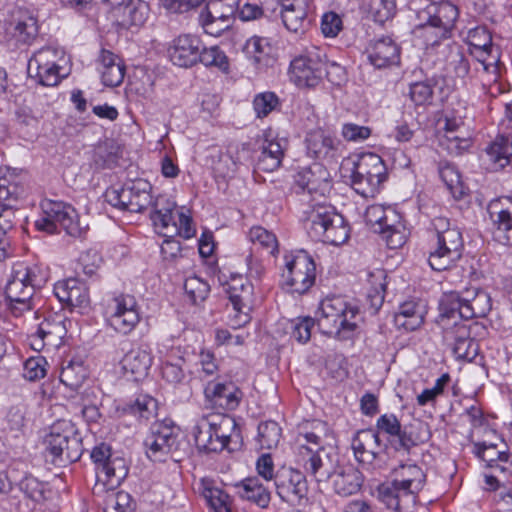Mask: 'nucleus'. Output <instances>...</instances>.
Listing matches in <instances>:
<instances>
[{
  "label": "nucleus",
  "mask_w": 512,
  "mask_h": 512,
  "mask_svg": "<svg viewBox=\"0 0 512 512\" xmlns=\"http://www.w3.org/2000/svg\"><path fill=\"white\" fill-rule=\"evenodd\" d=\"M100 473L105 476L111 486H118L126 478L128 474V466L122 457H112L110 461L103 464V469Z\"/></svg>",
  "instance_id": "8fccbe9b"
},
{
  "label": "nucleus",
  "mask_w": 512,
  "mask_h": 512,
  "mask_svg": "<svg viewBox=\"0 0 512 512\" xmlns=\"http://www.w3.org/2000/svg\"><path fill=\"white\" fill-rule=\"evenodd\" d=\"M204 394L212 407L223 410L236 409L243 396L241 390L232 382H209L204 389Z\"/></svg>",
  "instance_id": "5701e85b"
},
{
  "label": "nucleus",
  "mask_w": 512,
  "mask_h": 512,
  "mask_svg": "<svg viewBox=\"0 0 512 512\" xmlns=\"http://www.w3.org/2000/svg\"><path fill=\"white\" fill-rule=\"evenodd\" d=\"M121 150L114 141H105L95 150L94 161L98 167L111 169L118 164Z\"/></svg>",
  "instance_id": "de8ad7c7"
},
{
  "label": "nucleus",
  "mask_w": 512,
  "mask_h": 512,
  "mask_svg": "<svg viewBox=\"0 0 512 512\" xmlns=\"http://www.w3.org/2000/svg\"><path fill=\"white\" fill-rule=\"evenodd\" d=\"M331 478L335 493L343 497L357 493L363 483L361 472L352 465L339 466Z\"/></svg>",
  "instance_id": "cd10ccee"
},
{
  "label": "nucleus",
  "mask_w": 512,
  "mask_h": 512,
  "mask_svg": "<svg viewBox=\"0 0 512 512\" xmlns=\"http://www.w3.org/2000/svg\"><path fill=\"white\" fill-rule=\"evenodd\" d=\"M409 96L416 105L427 104L433 97V86L428 80L412 83Z\"/></svg>",
  "instance_id": "69168bd1"
},
{
  "label": "nucleus",
  "mask_w": 512,
  "mask_h": 512,
  "mask_svg": "<svg viewBox=\"0 0 512 512\" xmlns=\"http://www.w3.org/2000/svg\"><path fill=\"white\" fill-rule=\"evenodd\" d=\"M379 433L387 436L389 446L396 452L409 454L412 448L426 441V425L418 422L402 427L394 414H383L376 422Z\"/></svg>",
  "instance_id": "1a4fd4ad"
},
{
  "label": "nucleus",
  "mask_w": 512,
  "mask_h": 512,
  "mask_svg": "<svg viewBox=\"0 0 512 512\" xmlns=\"http://www.w3.org/2000/svg\"><path fill=\"white\" fill-rule=\"evenodd\" d=\"M48 280L47 270L38 264H17L13 268L12 278L5 287L6 303L15 317L25 312L35 310V319L39 320V305L41 300L35 296Z\"/></svg>",
  "instance_id": "f257e3e1"
},
{
  "label": "nucleus",
  "mask_w": 512,
  "mask_h": 512,
  "mask_svg": "<svg viewBox=\"0 0 512 512\" xmlns=\"http://www.w3.org/2000/svg\"><path fill=\"white\" fill-rule=\"evenodd\" d=\"M307 154L318 160H328L334 157L337 142L321 129L310 131L305 139Z\"/></svg>",
  "instance_id": "c85d7f7f"
},
{
  "label": "nucleus",
  "mask_w": 512,
  "mask_h": 512,
  "mask_svg": "<svg viewBox=\"0 0 512 512\" xmlns=\"http://www.w3.org/2000/svg\"><path fill=\"white\" fill-rule=\"evenodd\" d=\"M216 420H222L220 413L202 415L193 427L192 434L197 448L204 451L212 442H209V434L212 427H215Z\"/></svg>",
  "instance_id": "37998d69"
},
{
  "label": "nucleus",
  "mask_w": 512,
  "mask_h": 512,
  "mask_svg": "<svg viewBox=\"0 0 512 512\" xmlns=\"http://www.w3.org/2000/svg\"><path fill=\"white\" fill-rule=\"evenodd\" d=\"M64 51L56 47H43L36 51L28 61L27 71L29 76H33L34 70L41 69L43 66H54L64 59Z\"/></svg>",
  "instance_id": "79ce46f5"
},
{
  "label": "nucleus",
  "mask_w": 512,
  "mask_h": 512,
  "mask_svg": "<svg viewBox=\"0 0 512 512\" xmlns=\"http://www.w3.org/2000/svg\"><path fill=\"white\" fill-rule=\"evenodd\" d=\"M386 179V166L377 154H363L353 163L351 185L363 197H374Z\"/></svg>",
  "instance_id": "9d476101"
},
{
  "label": "nucleus",
  "mask_w": 512,
  "mask_h": 512,
  "mask_svg": "<svg viewBox=\"0 0 512 512\" xmlns=\"http://www.w3.org/2000/svg\"><path fill=\"white\" fill-rule=\"evenodd\" d=\"M306 229L312 239L334 246L345 243L350 235L347 221L331 206L314 207L306 220Z\"/></svg>",
  "instance_id": "0eeeda50"
},
{
  "label": "nucleus",
  "mask_w": 512,
  "mask_h": 512,
  "mask_svg": "<svg viewBox=\"0 0 512 512\" xmlns=\"http://www.w3.org/2000/svg\"><path fill=\"white\" fill-rule=\"evenodd\" d=\"M362 7L380 25L393 19L397 11L396 0H363Z\"/></svg>",
  "instance_id": "ea45409f"
},
{
  "label": "nucleus",
  "mask_w": 512,
  "mask_h": 512,
  "mask_svg": "<svg viewBox=\"0 0 512 512\" xmlns=\"http://www.w3.org/2000/svg\"><path fill=\"white\" fill-rule=\"evenodd\" d=\"M238 494L242 499L255 503L261 508H267L271 493L257 477L246 478L237 485Z\"/></svg>",
  "instance_id": "2f4dec72"
},
{
  "label": "nucleus",
  "mask_w": 512,
  "mask_h": 512,
  "mask_svg": "<svg viewBox=\"0 0 512 512\" xmlns=\"http://www.w3.org/2000/svg\"><path fill=\"white\" fill-rule=\"evenodd\" d=\"M309 458L304 464L306 472L311 474L317 482H325L332 476L331 469L323 462L318 451H313V448L305 447L302 445Z\"/></svg>",
  "instance_id": "09e8293b"
},
{
  "label": "nucleus",
  "mask_w": 512,
  "mask_h": 512,
  "mask_svg": "<svg viewBox=\"0 0 512 512\" xmlns=\"http://www.w3.org/2000/svg\"><path fill=\"white\" fill-rule=\"evenodd\" d=\"M64 321L58 316L44 317L36 324V330L29 336L30 346L41 351L45 346L58 347L66 335Z\"/></svg>",
  "instance_id": "a211bd4d"
},
{
  "label": "nucleus",
  "mask_w": 512,
  "mask_h": 512,
  "mask_svg": "<svg viewBox=\"0 0 512 512\" xmlns=\"http://www.w3.org/2000/svg\"><path fill=\"white\" fill-rule=\"evenodd\" d=\"M113 312L108 318L109 325L118 333H130L139 322V314L135 309V299L130 295L119 296L114 300Z\"/></svg>",
  "instance_id": "412c9836"
},
{
  "label": "nucleus",
  "mask_w": 512,
  "mask_h": 512,
  "mask_svg": "<svg viewBox=\"0 0 512 512\" xmlns=\"http://www.w3.org/2000/svg\"><path fill=\"white\" fill-rule=\"evenodd\" d=\"M167 232L170 234L180 235L185 239H190L195 235L196 230L192 226L191 217L183 212H180L177 213L176 219L173 220L171 227L167 229Z\"/></svg>",
  "instance_id": "338daca9"
},
{
  "label": "nucleus",
  "mask_w": 512,
  "mask_h": 512,
  "mask_svg": "<svg viewBox=\"0 0 512 512\" xmlns=\"http://www.w3.org/2000/svg\"><path fill=\"white\" fill-rule=\"evenodd\" d=\"M41 209L42 214L35 221L37 230L54 234L59 232L60 227L70 236L81 235V227L76 219L77 213L72 206L62 201L46 199L41 202Z\"/></svg>",
  "instance_id": "ddd939ff"
},
{
  "label": "nucleus",
  "mask_w": 512,
  "mask_h": 512,
  "mask_svg": "<svg viewBox=\"0 0 512 512\" xmlns=\"http://www.w3.org/2000/svg\"><path fill=\"white\" fill-rule=\"evenodd\" d=\"M325 52L316 46L304 49L290 63L289 78L299 88L318 86L325 71Z\"/></svg>",
  "instance_id": "9b49d317"
},
{
  "label": "nucleus",
  "mask_w": 512,
  "mask_h": 512,
  "mask_svg": "<svg viewBox=\"0 0 512 512\" xmlns=\"http://www.w3.org/2000/svg\"><path fill=\"white\" fill-rule=\"evenodd\" d=\"M198 490L211 510L214 512H230L229 495L217 487L214 480L201 479Z\"/></svg>",
  "instance_id": "f704fd0d"
},
{
  "label": "nucleus",
  "mask_w": 512,
  "mask_h": 512,
  "mask_svg": "<svg viewBox=\"0 0 512 512\" xmlns=\"http://www.w3.org/2000/svg\"><path fill=\"white\" fill-rule=\"evenodd\" d=\"M371 277L372 279L377 280V287L374 288V291L368 292L367 299L372 313L375 314L379 311L384 302V293L386 290V274L383 270H377L371 275Z\"/></svg>",
  "instance_id": "6e6d98bb"
},
{
  "label": "nucleus",
  "mask_w": 512,
  "mask_h": 512,
  "mask_svg": "<svg viewBox=\"0 0 512 512\" xmlns=\"http://www.w3.org/2000/svg\"><path fill=\"white\" fill-rule=\"evenodd\" d=\"M232 424V419L223 415L222 420H216V425L212 427L209 434V442H212V444L205 449L206 453L220 452L228 447L230 437L226 432Z\"/></svg>",
  "instance_id": "49530a36"
},
{
  "label": "nucleus",
  "mask_w": 512,
  "mask_h": 512,
  "mask_svg": "<svg viewBox=\"0 0 512 512\" xmlns=\"http://www.w3.org/2000/svg\"><path fill=\"white\" fill-rule=\"evenodd\" d=\"M458 16L457 6L449 1L430 3L418 13L416 32L426 45H437L451 37Z\"/></svg>",
  "instance_id": "20e7f679"
},
{
  "label": "nucleus",
  "mask_w": 512,
  "mask_h": 512,
  "mask_svg": "<svg viewBox=\"0 0 512 512\" xmlns=\"http://www.w3.org/2000/svg\"><path fill=\"white\" fill-rule=\"evenodd\" d=\"M238 6L239 0H209L206 8L209 17L224 18L233 22Z\"/></svg>",
  "instance_id": "603ef678"
},
{
  "label": "nucleus",
  "mask_w": 512,
  "mask_h": 512,
  "mask_svg": "<svg viewBox=\"0 0 512 512\" xmlns=\"http://www.w3.org/2000/svg\"><path fill=\"white\" fill-rule=\"evenodd\" d=\"M199 21L204 31L212 36H220L224 31L229 29L232 21L224 18H214L208 16V9L206 8L199 16Z\"/></svg>",
  "instance_id": "680f3d73"
},
{
  "label": "nucleus",
  "mask_w": 512,
  "mask_h": 512,
  "mask_svg": "<svg viewBox=\"0 0 512 512\" xmlns=\"http://www.w3.org/2000/svg\"><path fill=\"white\" fill-rule=\"evenodd\" d=\"M425 483L426 474L421 467L413 463L400 464L392 470V480L378 487V497L391 510L409 512Z\"/></svg>",
  "instance_id": "f03ea898"
},
{
  "label": "nucleus",
  "mask_w": 512,
  "mask_h": 512,
  "mask_svg": "<svg viewBox=\"0 0 512 512\" xmlns=\"http://www.w3.org/2000/svg\"><path fill=\"white\" fill-rule=\"evenodd\" d=\"M88 377V369L81 359H71L64 362L60 373V381L72 390L82 386Z\"/></svg>",
  "instance_id": "58836bf2"
},
{
  "label": "nucleus",
  "mask_w": 512,
  "mask_h": 512,
  "mask_svg": "<svg viewBox=\"0 0 512 512\" xmlns=\"http://www.w3.org/2000/svg\"><path fill=\"white\" fill-rule=\"evenodd\" d=\"M202 41L196 35L183 34L173 40L168 49L170 60L179 67H191L198 63Z\"/></svg>",
  "instance_id": "6ab92c4d"
},
{
  "label": "nucleus",
  "mask_w": 512,
  "mask_h": 512,
  "mask_svg": "<svg viewBox=\"0 0 512 512\" xmlns=\"http://www.w3.org/2000/svg\"><path fill=\"white\" fill-rule=\"evenodd\" d=\"M395 323L408 331L419 328L424 321V307L414 300L402 303L395 314Z\"/></svg>",
  "instance_id": "72a5a7b5"
},
{
  "label": "nucleus",
  "mask_w": 512,
  "mask_h": 512,
  "mask_svg": "<svg viewBox=\"0 0 512 512\" xmlns=\"http://www.w3.org/2000/svg\"><path fill=\"white\" fill-rule=\"evenodd\" d=\"M274 485L280 499L292 505L300 504L308 493L305 475L292 467H282L277 470Z\"/></svg>",
  "instance_id": "dca6fc26"
},
{
  "label": "nucleus",
  "mask_w": 512,
  "mask_h": 512,
  "mask_svg": "<svg viewBox=\"0 0 512 512\" xmlns=\"http://www.w3.org/2000/svg\"><path fill=\"white\" fill-rule=\"evenodd\" d=\"M153 212L151 219L157 228L167 230L171 227V223L177 217L176 203L166 196H158L152 200Z\"/></svg>",
  "instance_id": "e433bc0d"
},
{
  "label": "nucleus",
  "mask_w": 512,
  "mask_h": 512,
  "mask_svg": "<svg viewBox=\"0 0 512 512\" xmlns=\"http://www.w3.org/2000/svg\"><path fill=\"white\" fill-rule=\"evenodd\" d=\"M149 14V5L143 0H129L127 3L118 7L115 21L122 27L141 26L147 20Z\"/></svg>",
  "instance_id": "7c9ffc66"
},
{
  "label": "nucleus",
  "mask_w": 512,
  "mask_h": 512,
  "mask_svg": "<svg viewBox=\"0 0 512 512\" xmlns=\"http://www.w3.org/2000/svg\"><path fill=\"white\" fill-rule=\"evenodd\" d=\"M360 319L356 306L341 297H326L316 311V323L322 334L338 340L352 338Z\"/></svg>",
  "instance_id": "7ed1b4c3"
},
{
  "label": "nucleus",
  "mask_w": 512,
  "mask_h": 512,
  "mask_svg": "<svg viewBox=\"0 0 512 512\" xmlns=\"http://www.w3.org/2000/svg\"><path fill=\"white\" fill-rule=\"evenodd\" d=\"M54 294L58 300L70 307L85 308L89 305V293L85 283L69 278L54 285Z\"/></svg>",
  "instance_id": "bb28decb"
},
{
  "label": "nucleus",
  "mask_w": 512,
  "mask_h": 512,
  "mask_svg": "<svg viewBox=\"0 0 512 512\" xmlns=\"http://www.w3.org/2000/svg\"><path fill=\"white\" fill-rule=\"evenodd\" d=\"M158 404L156 399L148 395H140L135 402L129 406V412L140 419L149 420L156 415Z\"/></svg>",
  "instance_id": "5fc2aeb1"
},
{
  "label": "nucleus",
  "mask_w": 512,
  "mask_h": 512,
  "mask_svg": "<svg viewBox=\"0 0 512 512\" xmlns=\"http://www.w3.org/2000/svg\"><path fill=\"white\" fill-rule=\"evenodd\" d=\"M125 373L134 376L135 380L145 377L152 365L150 349L138 346L129 350L120 362Z\"/></svg>",
  "instance_id": "c756f323"
},
{
  "label": "nucleus",
  "mask_w": 512,
  "mask_h": 512,
  "mask_svg": "<svg viewBox=\"0 0 512 512\" xmlns=\"http://www.w3.org/2000/svg\"><path fill=\"white\" fill-rule=\"evenodd\" d=\"M47 361L42 356L30 357L24 362L23 377L29 381H37L46 375Z\"/></svg>",
  "instance_id": "0e129e2a"
},
{
  "label": "nucleus",
  "mask_w": 512,
  "mask_h": 512,
  "mask_svg": "<svg viewBox=\"0 0 512 512\" xmlns=\"http://www.w3.org/2000/svg\"><path fill=\"white\" fill-rule=\"evenodd\" d=\"M198 62L202 63L206 67H217L223 72L228 71L229 68L228 58L218 46L205 48L202 45Z\"/></svg>",
  "instance_id": "864d4df0"
},
{
  "label": "nucleus",
  "mask_w": 512,
  "mask_h": 512,
  "mask_svg": "<svg viewBox=\"0 0 512 512\" xmlns=\"http://www.w3.org/2000/svg\"><path fill=\"white\" fill-rule=\"evenodd\" d=\"M285 270L282 273L283 285L290 293H306L315 283L316 265L306 251L285 256Z\"/></svg>",
  "instance_id": "2eb2a0df"
},
{
  "label": "nucleus",
  "mask_w": 512,
  "mask_h": 512,
  "mask_svg": "<svg viewBox=\"0 0 512 512\" xmlns=\"http://www.w3.org/2000/svg\"><path fill=\"white\" fill-rule=\"evenodd\" d=\"M158 353L161 361L162 378L173 385L183 383L186 378V373L183 368L185 359L182 355L181 348L162 346L159 347Z\"/></svg>",
  "instance_id": "393cba45"
},
{
  "label": "nucleus",
  "mask_w": 512,
  "mask_h": 512,
  "mask_svg": "<svg viewBox=\"0 0 512 512\" xmlns=\"http://www.w3.org/2000/svg\"><path fill=\"white\" fill-rule=\"evenodd\" d=\"M179 428L166 424H155L144 441L147 457L154 462L171 459L181 461Z\"/></svg>",
  "instance_id": "4468645a"
},
{
  "label": "nucleus",
  "mask_w": 512,
  "mask_h": 512,
  "mask_svg": "<svg viewBox=\"0 0 512 512\" xmlns=\"http://www.w3.org/2000/svg\"><path fill=\"white\" fill-rule=\"evenodd\" d=\"M366 52L369 62L377 69L400 64V47L390 37H381L372 41Z\"/></svg>",
  "instance_id": "4be33fe9"
},
{
  "label": "nucleus",
  "mask_w": 512,
  "mask_h": 512,
  "mask_svg": "<svg viewBox=\"0 0 512 512\" xmlns=\"http://www.w3.org/2000/svg\"><path fill=\"white\" fill-rule=\"evenodd\" d=\"M104 512H133L131 496L125 491L109 494L105 500Z\"/></svg>",
  "instance_id": "e2e57ef3"
},
{
  "label": "nucleus",
  "mask_w": 512,
  "mask_h": 512,
  "mask_svg": "<svg viewBox=\"0 0 512 512\" xmlns=\"http://www.w3.org/2000/svg\"><path fill=\"white\" fill-rule=\"evenodd\" d=\"M44 444L46 452L52 457V462L60 466L79 460L83 452L81 436L67 420L57 421L50 427Z\"/></svg>",
  "instance_id": "6e6552de"
},
{
  "label": "nucleus",
  "mask_w": 512,
  "mask_h": 512,
  "mask_svg": "<svg viewBox=\"0 0 512 512\" xmlns=\"http://www.w3.org/2000/svg\"><path fill=\"white\" fill-rule=\"evenodd\" d=\"M452 319L442 321L437 318L438 324L443 329L444 341L452 347V351L456 358L467 361H473L479 353L478 342L470 339L468 336H461L460 329L453 323Z\"/></svg>",
  "instance_id": "aec40b11"
},
{
  "label": "nucleus",
  "mask_w": 512,
  "mask_h": 512,
  "mask_svg": "<svg viewBox=\"0 0 512 512\" xmlns=\"http://www.w3.org/2000/svg\"><path fill=\"white\" fill-rule=\"evenodd\" d=\"M281 438V428L275 421H265L258 425V442L261 448L277 447Z\"/></svg>",
  "instance_id": "3c124183"
},
{
  "label": "nucleus",
  "mask_w": 512,
  "mask_h": 512,
  "mask_svg": "<svg viewBox=\"0 0 512 512\" xmlns=\"http://www.w3.org/2000/svg\"><path fill=\"white\" fill-rule=\"evenodd\" d=\"M20 490L31 500L41 502L45 499L44 485L33 476H26L19 482Z\"/></svg>",
  "instance_id": "774afa93"
},
{
  "label": "nucleus",
  "mask_w": 512,
  "mask_h": 512,
  "mask_svg": "<svg viewBox=\"0 0 512 512\" xmlns=\"http://www.w3.org/2000/svg\"><path fill=\"white\" fill-rule=\"evenodd\" d=\"M226 293L236 312L245 316V322L248 314L254 304V287L250 281L239 275L232 277L227 283Z\"/></svg>",
  "instance_id": "b1692460"
},
{
  "label": "nucleus",
  "mask_w": 512,
  "mask_h": 512,
  "mask_svg": "<svg viewBox=\"0 0 512 512\" xmlns=\"http://www.w3.org/2000/svg\"><path fill=\"white\" fill-rule=\"evenodd\" d=\"M364 218L367 225L375 233L380 234L387 228H391L394 222H398L400 216L392 208L376 204L367 207Z\"/></svg>",
  "instance_id": "473e14b6"
},
{
  "label": "nucleus",
  "mask_w": 512,
  "mask_h": 512,
  "mask_svg": "<svg viewBox=\"0 0 512 512\" xmlns=\"http://www.w3.org/2000/svg\"><path fill=\"white\" fill-rule=\"evenodd\" d=\"M490 162L498 168H504L510 163L512 157V141L508 136L499 135L486 148Z\"/></svg>",
  "instance_id": "a19ab883"
},
{
  "label": "nucleus",
  "mask_w": 512,
  "mask_h": 512,
  "mask_svg": "<svg viewBox=\"0 0 512 512\" xmlns=\"http://www.w3.org/2000/svg\"><path fill=\"white\" fill-rule=\"evenodd\" d=\"M8 31L18 43H30L38 33L37 20L28 12H20L19 16L10 22Z\"/></svg>",
  "instance_id": "c9c22d12"
},
{
  "label": "nucleus",
  "mask_w": 512,
  "mask_h": 512,
  "mask_svg": "<svg viewBox=\"0 0 512 512\" xmlns=\"http://www.w3.org/2000/svg\"><path fill=\"white\" fill-rule=\"evenodd\" d=\"M314 8H281V19L287 30L298 33L304 31L309 24L308 15Z\"/></svg>",
  "instance_id": "c03bdc74"
},
{
  "label": "nucleus",
  "mask_w": 512,
  "mask_h": 512,
  "mask_svg": "<svg viewBox=\"0 0 512 512\" xmlns=\"http://www.w3.org/2000/svg\"><path fill=\"white\" fill-rule=\"evenodd\" d=\"M315 322V319L309 316L291 320V337L300 344L307 343L311 338V329Z\"/></svg>",
  "instance_id": "13d9d810"
},
{
  "label": "nucleus",
  "mask_w": 512,
  "mask_h": 512,
  "mask_svg": "<svg viewBox=\"0 0 512 512\" xmlns=\"http://www.w3.org/2000/svg\"><path fill=\"white\" fill-rule=\"evenodd\" d=\"M467 41L468 44L474 48L476 56L487 55L488 57H492V35L485 26H477L470 29L467 34Z\"/></svg>",
  "instance_id": "a18cd8bd"
},
{
  "label": "nucleus",
  "mask_w": 512,
  "mask_h": 512,
  "mask_svg": "<svg viewBox=\"0 0 512 512\" xmlns=\"http://www.w3.org/2000/svg\"><path fill=\"white\" fill-rule=\"evenodd\" d=\"M283 156L284 150L278 141H266L261 146L256 167L265 172H272L281 165Z\"/></svg>",
  "instance_id": "4c0bfd02"
},
{
  "label": "nucleus",
  "mask_w": 512,
  "mask_h": 512,
  "mask_svg": "<svg viewBox=\"0 0 512 512\" xmlns=\"http://www.w3.org/2000/svg\"><path fill=\"white\" fill-rule=\"evenodd\" d=\"M295 181L302 191H306L313 196H325L331 188L329 172L319 163L300 171Z\"/></svg>",
  "instance_id": "a878e982"
},
{
  "label": "nucleus",
  "mask_w": 512,
  "mask_h": 512,
  "mask_svg": "<svg viewBox=\"0 0 512 512\" xmlns=\"http://www.w3.org/2000/svg\"><path fill=\"white\" fill-rule=\"evenodd\" d=\"M249 239L253 244H259L265 249H269L274 254L278 249V241L276 236L263 227H253L249 231Z\"/></svg>",
  "instance_id": "052dcab7"
},
{
  "label": "nucleus",
  "mask_w": 512,
  "mask_h": 512,
  "mask_svg": "<svg viewBox=\"0 0 512 512\" xmlns=\"http://www.w3.org/2000/svg\"><path fill=\"white\" fill-rule=\"evenodd\" d=\"M279 98L273 92H263L255 96L253 107L258 118L266 117L279 106Z\"/></svg>",
  "instance_id": "bf43d9fd"
},
{
  "label": "nucleus",
  "mask_w": 512,
  "mask_h": 512,
  "mask_svg": "<svg viewBox=\"0 0 512 512\" xmlns=\"http://www.w3.org/2000/svg\"><path fill=\"white\" fill-rule=\"evenodd\" d=\"M487 211L492 222L493 239L502 245H512V199L492 200Z\"/></svg>",
  "instance_id": "f3484780"
},
{
  "label": "nucleus",
  "mask_w": 512,
  "mask_h": 512,
  "mask_svg": "<svg viewBox=\"0 0 512 512\" xmlns=\"http://www.w3.org/2000/svg\"><path fill=\"white\" fill-rule=\"evenodd\" d=\"M436 241L428 257L430 267L435 271L450 269L462 256L463 238L456 226H451L448 219H434Z\"/></svg>",
  "instance_id": "423d86ee"
},
{
  "label": "nucleus",
  "mask_w": 512,
  "mask_h": 512,
  "mask_svg": "<svg viewBox=\"0 0 512 512\" xmlns=\"http://www.w3.org/2000/svg\"><path fill=\"white\" fill-rule=\"evenodd\" d=\"M490 295L481 289H470L460 294L458 292L444 293L439 302V319L469 320L485 317L491 310Z\"/></svg>",
  "instance_id": "39448f33"
},
{
  "label": "nucleus",
  "mask_w": 512,
  "mask_h": 512,
  "mask_svg": "<svg viewBox=\"0 0 512 512\" xmlns=\"http://www.w3.org/2000/svg\"><path fill=\"white\" fill-rule=\"evenodd\" d=\"M152 185L145 179L128 180L120 187L105 192L106 201L121 210L139 213L152 204Z\"/></svg>",
  "instance_id": "f8f14e48"
},
{
  "label": "nucleus",
  "mask_w": 512,
  "mask_h": 512,
  "mask_svg": "<svg viewBox=\"0 0 512 512\" xmlns=\"http://www.w3.org/2000/svg\"><path fill=\"white\" fill-rule=\"evenodd\" d=\"M184 290L192 303L198 304L207 298L210 287L207 282L194 276L185 280Z\"/></svg>",
  "instance_id": "4d7b16f0"
}]
</instances>
